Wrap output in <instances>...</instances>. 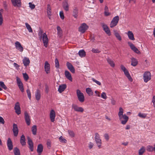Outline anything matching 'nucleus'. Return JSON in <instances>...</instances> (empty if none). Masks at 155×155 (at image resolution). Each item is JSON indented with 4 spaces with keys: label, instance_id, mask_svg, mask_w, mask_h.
<instances>
[{
    "label": "nucleus",
    "instance_id": "nucleus-1",
    "mask_svg": "<svg viewBox=\"0 0 155 155\" xmlns=\"http://www.w3.org/2000/svg\"><path fill=\"white\" fill-rule=\"evenodd\" d=\"M118 113L119 119L122 124L125 125L128 120L129 117L126 114L123 115L124 110L122 107H120Z\"/></svg>",
    "mask_w": 155,
    "mask_h": 155
},
{
    "label": "nucleus",
    "instance_id": "nucleus-2",
    "mask_svg": "<svg viewBox=\"0 0 155 155\" xmlns=\"http://www.w3.org/2000/svg\"><path fill=\"white\" fill-rule=\"evenodd\" d=\"M151 73L149 71H147L144 72L143 75V78L144 82L145 83L147 82L151 79Z\"/></svg>",
    "mask_w": 155,
    "mask_h": 155
},
{
    "label": "nucleus",
    "instance_id": "nucleus-3",
    "mask_svg": "<svg viewBox=\"0 0 155 155\" xmlns=\"http://www.w3.org/2000/svg\"><path fill=\"white\" fill-rule=\"evenodd\" d=\"M95 140L99 148H101L102 143L101 140L100 139L99 135L97 133L95 134Z\"/></svg>",
    "mask_w": 155,
    "mask_h": 155
},
{
    "label": "nucleus",
    "instance_id": "nucleus-4",
    "mask_svg": "<svg viewBox=\"0 0 155 155\" xmlns=\"http://www.w3.org/2000/svg\"><path fill=\"white\" fill-rule=\"evenodd\" d=\"M119 20V17L116 16L114 17L111 22L110 27L113 28L117 25Z\"/></svg>",
    "mask_w": 155,
    "mask_h": 155
},
{
    "label": "nucleus",
    "instance_id": "nucleus-5",
    "mask_svg": "<svg viewBox=\"0 0 155 155\" xmlns=\"http://www.w3.org/2000/svg\"><path fill=\"white\" fill-rule=\"evenodd\" d=\"M77 94L79 101L81 102H83L84 101V97L83 94L81 91L78 89L77 90Z\"/></svg>",
    "mask_w": 155,
    "mask_h": 155
},
{
    "label": "nucleus",
    "instance_id": "nucleus-6",
    "mask_svg": "<svg viewBox=\"0 0 155 155\" xmlns=\"http://www.w3.org/2000/svg\"><path fill=\"white\" fill-rule=\"evenodd\" d=\"M101 26L103 28L104 31L108 36L111 35L110 30L108 26L104 23H101Z\"/></svg>",
    "mask_w": 155,
    "mask_h": 155
},
{
    "label": "nucleus",
    "instance_id": "nucleus-7",
    "mask_svg": "<svg viewBox=\"0 0 155 155\" xmlns=\"http://www.w3.org/2000/svg\"><path fill=\"white\" fill-rule=\"evenodd\" d=\"M88 28V26L85 23H83L79 27L78 31L82 33L85 32L86 31Z\"/></svg>",
    "mask_w": 155,
    "mask_h": 155
},
{
    "label": "nucleus",
    "instance_id": "nucleus-8",
    "mask_svg": "<svg viewBox=\"0 0 155 155\" xmlns=\"http://www.w3.org/2000/svg\"><path fill=\"white\" fill-rule=\"evenodd\" d=\"M24 117L27 124L28 126L29 125L31 121L30 117L27 111L25 112Z\"/></svg>",
    "mask_w": 155,
    "mask_h": 155
},
{
    "label": "nucleus",
    "instance_id": "nucleus-9",
    "mask_svg": "<svg viewBox=\"0 0 155 155\" xmlns=\"http://www.w3.org/2000/svg\"><path fill=\"white\" fill-rule=\"evenodd\" d=\"M42 41L44 46L45 47H47L48 46V36L45 33H44L43 35Z\"/></svg>",
    "mask_w": 155,
    "mask_h": 155
},
{
    "label": "nucleus",
    "instance_id": "nucleus-10",
    "mask_svg": "<svg viewBox=\"0 0 155 155\" xmlns=\"http://www.w3.org/2000/svg\"><path fill=\"white\" fill-rule=\"evenodd\" d=\"M72 108L75 111L77 112L82 113L84 111V109L82 107H78L76 104H73L72 105Z\"/></svg>",
    "mask_w": 155,
    "mask_h": 155
},
{
    "label": "nucleus",
    "instance_id": "nucleus-11",
    "mask_svg": "<svg viewBox=\"0 0 155 155\" xmlns=\"http://www.w3.org/2000/svg\"><path fill=\"white\" fill-rule=\"evenodd\" d=\"M128 44L131 49L135 52L138 54H140V51L133 44L130 42H128Z\"/></svg>",
    "mask_w": 155,
    "mask_h": 155
},
{
    "label": "nucleus",
    "instance_id": "nucleus-12",
    "mask_svg": "<svg viewBox=\"0 0 155 155\" xmlns=\"http://www.w3.org/2000/svg\"><path fill=\"white\" fill-rule=\"evenodd\" d=\"M14 109L15 110V112L18 115H19L21 114V108L19 102H17L15 103Z\"/></svg>",
    "mask_w": 155,
    "mask_h": 155
},
{
    "label": "nucleus",
    "instance_id": "nucleus-13",
    "mask_svg": "<svg viewBox=\"0 0 155 155\" xmlns=\"http://www.w3.org/2000/svg\"><path fill=\"white\" fill-rule=\"evenodd\" d=\"M12 131L14 136L15 137H17L18 133V130L17 125L15 124H13Z\"/></svg>",
    "mask_w": 155,
    "mask_h": 155
},
{
    "label": "nucleus",
    "instance_id": "nucleus-14",
    "mask_svg": "<svg viewBox=\"0 0 155 155\" xmlns=\"http://www.w3.org/2000/svg\"><path fill=\"white\" fill-rule=\"evenodd\" d=\"M12 3L15 7H20L21 6V0H11Z\"/></svg>",
    "mask_w": 155,
    "mask_h": 155
},
{
    "label": "nucleus",
    "instance_id": "nucleus-15",
    "mask_svg": "<svg viewBox=\"0 0 155 155\" xmlns=\"http://www.w3.org/2000/svg\"><path fill=\"white\" fill-rule=\"evenodd\" d=\"M55 116L56 114L54 110H51L50 111V117L51 120L52 122L54 121Z\"/></svg>",
    "mask_w": 155,
    "mask_h": 155
},
{
    "label": "nucleus",
    "instance_id": "nucleus-16",
    "mask_svg": "<svg viewBox=\"0 0 155 155\" xmlns=\"http://www.w3.org/2000/svg\"><path fill=\"white\" fill-rule=\"evenodd\" d=\"M69 70L73 73H75V69L74 67L69 62H67L66 64Z\"/></svg>",
    "mask_w": 155,
    "mask_h": 155
},
{
    "label": "nucleus",
    "instance_id": "nucleus-17",
    "mask_svg": "<svg viewBox=\"0 0 155 155\" xmlns=\"http://www.w3.org/2000/svg\"><path fill=\"white\" fill-rule=\"evenodd\" d=\"M15 44L16 48L20 51L22 52L23 50V48L20 42L17 41L15 42Z\"/></svg>",
    "mask_w": 155,
    "mask_h": 155
},
{
    "label": "nucleus",
    "instance_id": "nucleus-18",
    "mask_svg": "<svg viewBox=\"0 0 155 155\" xmlns=\"http://www.w3.org/2000/svg\"><path fill=\"white\" fill-rule=\"evenodd\" d=\"M28 140V144L29 146V148L30 150L31 151H32L33 150V144L32 140L31 138L28 137H27Z\"/></svg>",
    "mask_w": 155,
    "mask_h": 155
},
{
    "label": "nucleus",
    "instance_id": "nucleus-19",
    "mask_svg": "<svg viewBox=\"0 0 155 155\" xmlns=\"http://www.w3.org/2000/svg\"><path fill=\"white\" fill-rule=\"evenodd\" d=\"M7 145L9 150H11L13 149L12 143L11 139L9 138L7 140Z\"/></svg>",
    "mask_w": 155,
    "mask_h": 155
},
{
    "label": "nucleus",
    "instance_id": "nucleus-20",
    "mask_svg": "<svg viewBox=\"0 0 155 155\" xmlns=\"http://www.w3.org/2000/svg\"><path fill=\"white\" fill-rule=\"evenodd\" d=\"M44 68L45 71L46 73H49L50 70V65L47 61H46L45 63Z\"/></svg>",
    "mask_w": 155,
    "mask_h": 155
},
{
    "label": "nucleus",
    "instance_id": "nucleus-21",
    "mask_svg": "<svg viewBox=\"0 0 155 155\" xmlns=\"http://www.w3.org/2000/svg\"><path fill=\"white\" fill-rule=\"evenodd\" d=\"M22 61L23 64L25 67L28 66L30 63L29 58L25 57L24 58Z\"/></svg>",
    "mask_w": 155,
    "mask_h": 155
},
{
    "label": "nucleus",
    "instance_id": "nucleus-22",
    "mask_svg": "<svg viewBox=\"0 0 155 155\" xmlns=\"http://www.w3.org/2000/svg\"><path fill=\"white\" fill-rule=\"evenodd\" d=\"M64 74L65 76L67 79L71 81H72V78L71 77V75L69 71H65Z\"/></svg>",
    "mask_w": 155,
    "mask_h": 155
},
{
    "label": "nucleus",
    "instance_id": "nucleus-23",
    "mask_svg": "<svg viewBox=\"0 0 155 155\" xmlns=\"http://www.w3.org/2000/svg\"><path fill=\"white\" fill-rule=\"evenodd\" d=\"M66 87L67 86L66 84H63L59 85L58 89V91L60 93H62L66 88Z\"/></svg>",
    "mask_w": 155,
    "mask_h": 155
},
{
    "label": "nucleus",
    "instance_id": "nucleus-24",
    "mask_svg": "<svg viewBox=\"0 0 155 155\" xmlns=\"http://www.w3.org/2000/svg\"><path fill=\"white\" fill-rule=\"evenodd\" d=\"M62 6L64 10L66 12L69 10V5L68 2L65 1L63 3Z\"/></svg>",
    "mask_w": 155,
    "mask_h": 155
},
{
    "label": "nucleus",
    "instance_id": "nucleus-25",
    "mask_svg": "<svg viewBox=\"0 0 155 155\" xmlns=\"http://www.w3.org/2000/svg\"><path fill=\"white\" fill-rule=\"evenodd\" d=\"M20 143L23 146H24L26 145L25 138L24 135H22L21 137Z\"/></svg>",
    "mask_w": 155,
    "mask_h": 155
},
{
    "label": "nucleus",
    "instance_id": "nucleus-26",
    "mask_svg": "<svg viewBox=\"0 0 155 155\" xmlns=\"http://www.w3.org/2000/svg\"><path fill=\"white\" fill-rule=\"evenodd\" d=\"M43 146L41 144H38L37 147V152L38 153H41L43 150Z\"/></svg>",
    "mask_w": 155,
    "mask_h": 155
},
{
    "label": "nucleus",
    "instance_id": "nucleus-27",
    "mask_svg": "<svg viewBox=\"0 0 155 155\" xmlns=\"http://www.w3.org/2000/svg\"><path fill=\"white\" fill-rule=\"evenodd\" d=\"M127 35L130 40H135L134 34L131 31H129L127 32Z\"/></svg>",
    "mask_w": 155,
    "mask_h": 155
},
{
    "label": "nucleus",
    "instance_id": "nucleus-28",
    "mask_svg": "<svg viewBox=\"0 0 155 155\" xmlns=\"http://www.w3.org/2000/svg\"><path fill=\"white\" fill-rule=\"evenodd\" d=\"M131 64L133 66L135 67L137 64L138 62L137 59L134 58H131Z\"/></svg>",
    "mask_w": 155,
    "mask_h": 155
},
{
    "label": "nucleus",
    "instance_id": "nucleus-29",
    "mask_svg": "<svg viewBox=\"0 0 155 155\" xmlns=\"http://www.w3.org/2000/svg\"><path fill=\"white\" fill-rule=\"evenodd\" d=\"M35 96L36 99L38 101L40 99L41 97V93L40 91L38 89L37 90Z\"/></svg>",
    "mask_w": 155,
    "mask_h": 155
},
{
    "label": "nucleus",
    "instance_id": "nucleus-30",
    "mask_svg": "<svg viewBox=\"0 0 155 155\" xmlns=\"http://www.w3.org/2000/svg\"><path fill=\"white\" fill-rule=\"evenodd\" d=\"M78 9L77 8L75 7L73 9V16L75 18H77L78 16Z\"/></svg>",
    "mask_w": 155,
    "mask_h": 155
},
{
    "label": "nucleus",
    "instance_id": "nucleus-31",
    "mask_svg": "<svg viewBox=\"0 0 155 155\" xmlns=\"http://www.w3.org/2000/svg\"><path fill=\"white\" fill-rule=\"evenodd\" d=\"M114 35L117 38V39L120 41H121L122 40L121 37L120 35L117 32V30H114Z\"/></svg>",
    "mask_w": 155,
    "mask_h": 155
},
{
    "label": "nucleus",
    "instance_id": "nucleus-32",
    "mask_svg": "<svg viewBox=\"0 0 155 155\" xmlns=\"http://www.w3.org/2000/svg\"><path fill=\"white\" fill-rule=\"evenodd\" d=\"M47 15L50 16L51 15V8L50 4H48L47 5Z\"/></svg>",
    "mask_w": 155,
    "mask_h": 155
},
{
    "label": "nucleus",
    "instance_id": "nucleus-33",
    "mask_svg": "<svg viewBox=\"0 0 155 155\" xmlns=\"http://www.w3.org/2000/svg\"><path fill=\"white\" fill-rule=\"evenodd\" d=\"M86 93L89 96H92L93 95V92L90 88H87L86 89Z\"/></svg>",
    "mask_w": 155,
    "mask_h": 155
},
{
    "label": "nucleus",
    "instance_id": "nucleus-34",
    "mask_svg": "<svg viewBox=\"0 0 155 155\" xmlns=\"http://www.w3.org/2000/svg\"><path fill=\"white\" fill-rule=\"evenodd\" d=\"M78 54L81 57H84L86 55V52L85 51L83 50H80L78 52Z\"/></svg>",
    "mask_w": 155,
    "mask_h": 155
},
{
    "label": "nucleus",
    "instance_id": "nucleus-35",
    "mask_svg": "<svg viewBox=\"0 0 155 155\" xmlns=\"http://www.w3.org/2000/svg\"><path fill=\"white\" fill-rule=\"evenodd\" d=\"M13 152L15 155H20V150L17 147L14 148Z\"/></svg>",
    "mask_w": 155,
    "mask_h": 155
},
{
    "label": "nucleus",
    "instance_id": "nucleus-36",
    "mask_svg": "<svg viewBox=\"0 0 155 155\" xmlns=\"http://www.w3.org/2000/svg\"><path fill=\"white\" fill-rule=\"evenodd\" d=\"M154 146L153 147L150 145H148L147 147V151L149 152H152L154 151Z\"/></svg>",
    "mask_w": 155,
    "mask_h": 155
},
{
    "label": "nucleus",
    "instance_id": "nucleus-37",
    "mask_svg": "<svg viewBox=\"0 0 155 155\" xmlns=\"http://www.w3.org/2000/svg\"><path fill=\"white\" fill-rule=\"evenodd\" d=\"M37 130V126L36 125H35L32 127L31 131L33 135H35L36 134Z\"/></svg>",
    "mask_w": 155,
    "mask_h": 155
},
{
    "label": "nucleus",
    "instance_id": "nucleus-38",
    "mask_svg": "<svg viewBox=\"0 0 155 155\" xmlns=\"http://www.w3.org/2000/svg\"><path fill=\"white\" fill-rule=\"evenodd\" d=\"M145 149L144 147H142L139 150V155H142L145 152Z\"/></svg>",
    "mask_w": 155,
    "mask_h": 155
},
{
    "label": "nucleus",
    "instance_id": "nucleus-39",
    "mask_svg": "<svg viewBox=\"0 0 155 155\" xmlns=\"http://www.w3.org/2000/svg\"><path fill=\"white\" fill-rule=\"evenodd\" d=\"M107 61L108 63L112 67H114L115 66V64L114 63V62L113 61H112L111 59L110 58L107 59Z\"/></svg>",
    "mask_w": 155,
    "mask_h": 155
},
{
    "label": "nucleus",
    "instance_id": "nucleus-40",
    "mask_svg": "<svg viewBox=\"0 0 155 155\" xmlns=\"http://www.w3.org/2000/svg\"><path fill=\"white\" fill-rule=\"evenodd\" d=\"M57 30L58 31V35L59 36H61L62 34V31L61 27L59 26L57 27Z\"/></svg>",
    "mask_w": 155,
    "mask_h": 155
},
{
    "label": "nucleus",
    "instance_id": "nucleus-41",
    "mask_svg": "<svg viewBox=\"0 0 155 155\" xmlns=\"http://www.w3.org/2000/svg\"><path fill=\"white\" fill-rule=\"evenodd\" d=\"M26 28L28 30L29 32H32L33 31L30 25L28 23H25V24Z\"/></svg>",
    "mask_w": 155,
    "mask_h": 155
},
{
    "label": "nucleus",
    "instance_id": "nucleus-42",
    "mask_svg": "<svg viewBox=\"0 0 155 155\" xmlns=\"http://www.w3.org/2000/svg\"><path fill=\"white\" fill-rule=\"evenodd\" d=\"M18 86L19 87V88L20 90L22 92H23L24 91V89L23 86V84L21 82L18 84Z\"/></svg>",
    "mask_w": 155,
    "mask_h": 155
},
{
    "label": "nucleus",
    "instance_id": "nucleus-43",
    "mask_svg": "<svg viewBox=\"0 0 155 155\" xmlns=\"http://www.w3.org/2000/svg\"><path fill=\"white\" fill-rule=\"evenodd\" d=\"M0 86L5 90H6L7 88L4 83L2 81H0Z\"/></svg>",
    "mask_w": 155,
    "mask_h": 155
},
{
    "label": "nucleus",
    "instance_id": "nucleus-44",
    "mask_svg": "<svg viewBox=\"0 0 155 155\" xmlns=\"http://www.w3.org/2000/svg\"><path fill=\"white\" fill-rule=\"evenodd\" d=\"M47 147L50 149L51 147V141L49 139H48L47 141Z\"/></svg>",
    "mask_w": 155,
    "mask_h": 155
},
{
    "label": "nucleus",
    "instance_id": "nucleus-45",
    "mask_svg": "<svg viewBox=\"0 0 155 155\" xmlns=\"http://www.w3.org/2000/svg\"><path fill=\"white\" fill-rule=\"evenodd\" d=\"M55 67L57 68H59V63L58 61L57 58H56L55 60Z\"/></svg>",
    "mask_w": 155,
    "mask_h": 155
},
{
    "label": "nucleus",
    "instance_id": "nucleus-46",
    "mask_svg": "<svg viewBox=\"0 0 155 155\" xmlns=\"http://www.w3.org/2000/svg\"><path fill=\"white\" fill-rule=\"evenodd\" d=\"M138 116L142 118H145L147 116V114H142L140 112L138 114Z\"/></svg>",
    "mask_w": 155,
    "mask_h": 155
},
{
    "label": "nucleus",
    "instance_id": "nucleus-47",
    "mask_svg": "<svg viewBox=\"0 0 155 155\" xmlns=\"http://www.w3.org/2000/svg\"><path fill=\"white\" fill-rule=\"evenodd\" d=\"M59 140L62 143H65L67 141L62 136H61L59 137Z\"/></svg>",
    "mask_w": 155,
    "mask_h": 155
},
{
    "label": "nucleus",
    "instance_id": "nucleus-48",
    "mask_svg": "<svg viewBox=\"0 0 155 155\" xmlns=\"http://www.w3.org/2000/svg\"><path fill=\"white\" fill-rule=\"evenodd\" d=\"M23 74L25 80L26 81H27L29 78L28 75L26 73H23Z\"/></svg>",
    "mask_w": 155,
    "mask_h": 155
},
{
    "label": "nucleus",
    "instance_id": "nucleus-49",
    "mask_svg": "<svg viewBox=\"0 0 155 155\" xmlns=\"http://www.w3.org/2000/svg\"><path fill=\"white\" fill-rule=\"evenodd\" d=\"M59 15L61 18L63 20L64 18V13L63 11H61L60 12Z\"/></svg>",
    "mask_w": 155,
    "mask_h": 155
},
{
    "label": "nucleus",
    "instance_id": "nucleus-50",
    "mask_svg": "<svg viewBox=\"0 0 155 155\" xmlns=\"http://www.w3.org/2000/svg\"><path fill=\"white\" fill-rule=\"evenodd\" d=\"M92 81L94 82L95 83L99 85H101V83L99 81H97V80H96L94 78H92Z\"/></svg>",
    "mask_w": 155,
    "mask_h": 155
},
{
    "label": "nucleus",
    "instance_id": "nucleus-51",
    "mask_svg": "<svg viewBox=\"0 0 155 155\" xmlns=\"http://www.w3.org/2000/svg\"><path fill=\"white\" fill-rule=\"evenodd\" d=\"M101 97L104 99H106L107 98V96L105 92H103L101 94Z\"/></svg>",
    "mask_w": 155,
    "mask_h": 155
},
{
    "label": "nucleus",
    "instance_id": "nucleus-52",
    "mask_svg": "<svg viewBox=\"0 0 155 155\" xmlns=\"http://www.w3.org/2000/svg\"><path fill=\"white\" fill-rule=\"evenodd\" d=\"M26 92L28 98L29 99H31V93L30 90L28 89L26 91Z\"/></svg>",
    "mask_w": 155,
    "mask_h": 155
},
{
    "label": "nucleus",
    "instance_id": "nucleus-53",
    "mask_svg": "<svg viewBox=\"0 0 155 155\" xmlns=\"http://www.w3.org/2000/svg\"><path fill=\"white\" fill-rule=\"evenodd\" d=\"M3 21L2 14L0 12V25H2Z\"/></svg>",
    "mask_w": 155,
    "mask_h": 155
},
{
    "label": "nucleus",
    "instance_id": "nucleus-54",
    "mask_svg": "<svg viewBox=\"0 0 155 155\" xmlns=\"http://www.w3.org/2000/svg\"><path fill=\"white\" fill-rule=\"evenodd\" d=\"M68 133L70 136L72 137H73L74 136V134L73 131L71 130H68Z\"/></svg>",
    "mask_w": 155,
    "mask_h": 155
},
{
    "label": "nucleus",
    "instance_id": "nucleus-55",
    "mask_svg": "<svg viewBox=\"0 0 155 155\" xmlns=\"http://www.w3.org/2000/svg\"><path fill=\"white\" fill-rule=\"evenodd\" d=\"M29 7L31 9H34L35 7V5L34 4H32L31 2H29Z\"/></svg>",
    "mask_w": 155,
    "mask_h": 155
},
{
    "label": "nucleus",
    "instance_id": "nucleus-56",
    "mask_svg": "<svg viewBox=\"0 0 155 155\" xmlns=\"http://www.w3.org/2000/svg\"><path fill=\"white\" fill-rule=\"evenodd\" d=\"M105 139L107 141H108L109 140V136L108 134H105L104 135Z\"/></svg>",
    "mask_w": 155,
    "mask_h": 155
},
{
    "label": "nucleus",
    "instance_id": "nucleus-57",
    "mask_svg": "<svg viewBox=\"0 0 155 155\" xmlns=\"http://www.w3.org/2000/svg\"><path fill=\"white\" fill-rule=\"evenodd\" d=\"M110 100L111 104L113 105H115L116 104V101L114 98H112Z\"/></svg>",
    "mask_w": 155,
    "mask_h": 155
},
{
    "label": "nucleus",
    "instance_id": "nucleus-58",
    "mask_svg": "<svg viewBox=\"0 0 155 155\" xmlns=\"http://www.w3.org/2000/svg\"><path fill=\"white\" fill-rule=\"evenodd\" d=\"M92 52L94 53H99L100 51L97 49H95V48H93L92 50Z\"/></svg>",
    "mask_w": 155,
    "mask_h": 155
},
{
    "label": "nucleus",
    "instance_id": "nucleus-59",
    "mask_svg": "<svg viewBox=\"0 0 155 155\" xmlns=\"http://www.w3.org/2000/svg\"><path fill=\"white\" fill-rule=\"evenodd\" d=\"M0 123L3 124L5 123V121L3 118L1 117H0Z\"/></svg>",
    "mask_w": 155,
    "mask_h": 155
},
{
    "label": "nucleus",
    "instance_id": "nucleus-60",
    "mask_svg": "<svg viewBox=\"0 0 155 155\" xmlns=\"http://www.w3.org/2000/svg\"><path fill=\"white\" fill-rule=\"evenodd\" d=\"M120 68L121 69V70L123 71H126V70L127 69L126 68L124 67V66L123 65H121L120 66Z\"/></svg>",
    "mask_w": 155,
    "mask_h": 155
},
{
    "label": "nucleus",
    "instance_id": "nucleus-61",
    "mask_svg": "<svg viewBox=\"0 0 155 155\" xmlns=\"http://www.w3.org/2000/svg\"><path fill=\"white\" fill-rule=\"evenodd\" d=\"M16 80H17V84H19L21 82L20 79L18 77H16Z\"/></svg>",
    "mask_w": 155,
    "mask_h": 155
},
{
    "label": "nucleus",
    "instance_id": "nucleus-62",
    "mask_svg": "<svg viewBox=\"0 0 155 155\" xmlns=\"http://www.w3.org/2000/svg\"><path fill=\"white\" fill-rule=\"evenodd\" d=\"M95 93L96 94V95L97 96L99 97H100V92L98 91H95Z\"/></svg>",
    "mask_w": 155,
    "mask_h": 155
},
{
    "label": "nucleus",
    "instance_id": "nucleus-63",
    "mask_svg": "<svg viewBox=\"0 0 155 155\" xmlns=\"http://www.w3.org/2000/svg\"><path fill=\"white\" fill-rule=\"evenodd\" d=\"M152 102L153 103V105L154 107H155V95L153 97Z\"/></svg>",
    "mask_w": 155,
    "mask_h": 155
},
{
    "label": "nucleus",
    "instance_id": "nucleus-64",
    "mask_svg": "<svg viewBox=\"0 0 155 155\" xmlns=\"http://www.w3.org/2000/svg\"><path fill=\"white\" fill-rule=\"evenodd\" d=\"M128 79V80L131 82H132V81H133V79L131 77L130 75H128V76H127V77Z\"/></svg>",
    "mask_w": 155,
    "mask_h": 155
}]
</instances>
